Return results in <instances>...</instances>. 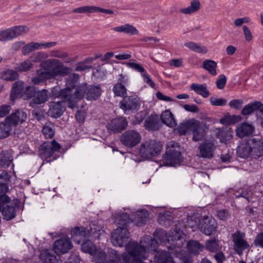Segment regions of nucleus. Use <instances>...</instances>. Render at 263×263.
Wrapping results in <instances>:
<instances>
[{
  "mask_svg": "<svg viewBox=\"0 0 263 263\" xmlns=\"http://www.w3.org/2000/svg\"><path fill=\"white\" fill-rule=\"evenodd\" d=\"M40 66L43 69L36 70V73L45 82L58 76H67L71 72L70 68L65 66L61 61L56 59L44 60L40 63Z\"/></svg>",
  "mask_w": 263,
  "mask_h": 263,
  "instance_id": "nucleus-1",
  "label": "nucleus"
},
{
  "mask_svg": "<svg viewBox=\"0 0 263 263\" xmlns=\"http://www.w3.org/2000/svg\"><path fill=\"white\" fill-rule=\"evenodd\" d=\"M79 79V75L77 73H73L66 79V87L61 89L58 93L54 94V91L58 90V88H53L52 92L55 97L61 98L63 102L68 103L69 108H73L77 105V100L72 95L73 89L76 87L77 83Z\"/></svg>",
  "mask_w": 263,
  "mask_h": 263,
  "instance_id": "nucleus-2",
  "label": "nucleus"
},
{
  "mask_svg": "<svg viewBox=\"0 0 263 263\" xmlns=\"http://www.w3.org/2000/svg\"><path fill=\"white\" fill-rule=\"evenodd\" d=\"M163 148V145L156 140H149L143 142L139 147V155L145 159H149L158 155Z\"/></svg>",
  "mask_w": 263,
  "mask_h": 263,
  "instance_id": "nucleus-3",
  "label": "nucleus"
},
{
  "mask_svg": "<svg viewBox=\"0 0 263 263\" xmlns=\"http://www.w3.org/2000/svg\"><path fill=\"white\" fill-rule=\"evenodd\" d=\"M61 148V145L54 139L45 141L39 147V155L43 160L50 162L51 160H48V159L53 157L54 154L60 151Z\"/></svg>",
  "mask_w": 263,
  "mask_h": 263,
  "instance_id": "nucleus-4",
  "label": "nucleus"
},
{
  "mask_svg": "<svg viewBox=\"0 0 263 263\" xmlns=\"http://www.w3.org/2000/svg\"><path fill=\"white\" fill-rule=\"evenodd\" d=\"M233 250L235 252L241 256L243 252L250 248V245L248 241L245 233L240 231H236L232 235Z\"/></svg>",
  "mask_w": 263,
  "mask_h": 263,
  "instance_id": "nucleus-5",
  "label": "nucleus"
},
{
  "mask_svg": "<svg viewBox=\"0 0 263 263\" xmlns=\"http://www.w3.org/2000/svg\"><path fill=\"white\" fill-rule=\"evenodd\" d=\"M189 224L193 229V231H195V229L198 228L201 232L208 236L211 235L215 232L217 227L215 220L212 218L210 219L207 216L199 219L196 226L192 225L190 222H189Z\"/></svg>",
  "mask_w": 263,
  "mask_h": 263,
  "instance_id": "nucleus-6",
  "label": "nucleus"
},
{
  "mask_svg": "<svg viewBox=\"0 0 263 263\" xmlns=\"http://www.w3.org/2000/svg\"><path fill=\"white\" fill-rule=\"evenodd\" d=\"M141 139V134L134 129H129L124 132L120 138L121 143L127 148L136 146L140 143Z\"/></svg>",
  "mask_w": 263,
  "mask_h": 263,
  "instance_id": "nucleus-7",
  "label": "nucleus"
},
{
  "mask_svg": "<svg viewBox=\"0 0 263 263\" xmlns=\"http://www.w3.org/2000/svg\"><path fill=\"white\" fill-rule=\"evenodd\" d=\"M140 106V99L133 96H126L120 102L119 107L125 114L136 111Z\"/></svg>",
  "mask_w": 263,
  "mask_h": 263,
  "instance_id": "nucleus-8",
  "label": "nucleus"
},
{
  "mask_svg": "<svg viewBox=\"0 0 263 263\" xmlns=\"http://www.w3.org/2000/svg\"><path fill=\"white\" fill-rule=\"evenodd\" d=\"M216 143L215 140H207L200 143L198 147V156L205 159L213 158L217 147Z\"/></svg>",
  "mask_w": 263,
  "mask_h": 263,
  "instance_id": "nucleus-9",
  "label": "nucleus"
},
{
  "mask_svg": "<svg viewBox=\"0 0 263 263\" xmlns=\"http://www.w3.org/2000/svg\"><path fill=\"white\" fill-rule=\"evenodd\" d=\"M128 125V121L124 117L116 118L110 120L106 125L108 133H119L124 130Z\"/></svg>",
  "mask_w": 263,
  "mask_h": 263,
  "instance_id": "nucleus-10",
  "label": "nucleus"
},
{
  "mask_svg": "<svg viewBox=\"0 0 263 263\" xmlns=\"http://www.w3.org/2000/svg\"><path fill=\"white\" fill-rule=\"evenodd\" d=\"M129 237V232L125 228H118L112 234L111 241L114 246L122 247Z\"/></svg>",
  "mask_w": 263,
  "mask_h": 263,
  "instance_id": "nucleus-11",
  "label": "nucleus"
},
{
  "mask_svg": "<svg viewBox=\"0 0 263 263\" xmlns=\"http://www.w3.org/2000/svg\"><path fill=\"white\" fill-rule=\"evenodd\" d=\"M182 162L183 157L179 151L174 148L167 149L165 155V166L176 167L180 165Z\"/></svg>",
  "mask_w": 263,
  "mask_h": 263,
  "instance_id": "nucleus-12",
  "label": "nucleus"
},
{
  "mask_svg": "<svg viewBox=\"0 0 263 263\" xmlns=\"http://www.w3.org/2000/svg\"><path fill=\"white\" fill-rule=\"evenodd\" d=\"M73 247L72 243L68 236H63L56 240L53 245L54 252L57 255L68 252Z\"/></svg>",
  "mask_w": 263,
  "mask_h": 263,
  "instance_id": "nucleus-13",
  "label": "nucleus"
},
{
  "mask_svg": "<svg viewBox=\"0 0 263 263\" xmlns=\"http://www.w3.org/2000/svg\"><path fill=\"white\" fill-rule=\"evenodd\" d=\"M20 201L15 199L12 201L10 204L4 207L2 210V215L4 219L8 221L14 218L16 216L17 211L20 209Z\"/></svg>",
  "mask_w": 263,
  "mask_h": 263,
  "instance_id": "nucleus-14",
  "label": "nucleus"
},
{
  "mask_svg": "<svg viewBox=\"0 0 263 263\" xmlns=\"http://www.w3.org/2000/svg\"><path fill=\"white\" fill-rule=\"evenodd\" d=\"M91 228L89 230H87L83 227H75L72 230V235L76 237H83L84 238L90 237L91 239L95 240L99 238L100 235V230H97L96 228Z\"/></svg>",
  "mask_w": 263,
  "mask_h": 263,
  "instance_id": "nucleus-15",
  "label": "nucleus"
},
{
  "mask_svg": "<svg viewBox=\"0 0 263 263\" xmlns=\"http://www.w3.org/2000/svg\"><path fill=\"white\" fill-rule=\"evenodd\" d=\"M207 126L200 123L199 121L195 120L194 126L192 129L193 133V140L198 142L202 140L206 136Z\"/></svg>",
  "mask_w": 263,
  "mask_h": 263,
  "instance_id": "nucleus-16",
  "label": "nucleus"
},
{
  "mask_svg": "<svg viewBox=\"0 0 263 263\" xmlns=\"http://www.w3.org/2000/svg\"><path fill=\"white\" fill-rule=\"evenodd\" d=\"M164 121L161 116L157 115H151L144 122V127L148 130H157L162 126Z\"/></svg>",
  "mask_w": 263,
  "mask_h": 263,
  "instance_id": "nucleus-17",
  "label": "nucleus"
},
{
  "mask_svg": "<svg viewBox=\"0 0 263 263\" xmlns=\"http://www.w3.org/2000/svg\"><path fill=\"white\" fill-rule=\"evenodd\" d=\"M252 146V158L257 159L263 156V138H253L250 139Z\"/></svg>",
  "mask_w": 263,
  "mask_h": 263,
  "instance_id": "nucleus-18",
  "label": "nucleus"
},
{
  "mask_svg": "<svg viewBox=\"0 0 263 263\" xmlns=\"http://www.w3.org/2000/svg\"><path fill=\"white\" fill-rule=\"evenodd\" d=\"M48 107L47 114L53 118L61 117L65 110V107L62 105V102L60 101H51L48 103Z\"/></svg>",
  "mask_w": 263,
  "mask_h": 263,
  "instance_id": "nucleus-19",
  "label": "nucleus"
},
{
  "mask_svg": "<svg viewBox=\"0 0 263 263\" xmlns=\"http://www.w3.org/2000/svg\"><path fill=\"white\" fill-rule=\"evenodd\" d=\"M26 119L27 115L25 112L17 110L7 117L5 120L13 128L15 127L18 123L24 122Z\"/></svg>",
  "mask_w": 263,
  "mask_h": 263,
  "instance_id": "nucleus-20",
  "label": "nucleus"
},
{
  "mask_svg": "<svg viewBox=\"0 0 263 263\" xmlns=\"http://www.w3.org/2000/svg\"><path fill=\"white\" fill-rule=\"evenodd\" d=\"M73 12L78 13H92L95 12H102L108 14H113L114 11L111 9H104L99 7L95 6H85L75 8L73 10Z\"/></svg>",
  "mask_w": 263,
  "mask_h": 263,
  "instance_id": "nucleus-21",
  "label": "nucleus"
},
{
  "mask_svg": "<svg viewBox=\"0 0 263 263\" xmlns=\"http://www.w3.org/2000/svg\"><path fill=\"white\" fill-rule=\"evenodd\" d=\"M254 130L255 127L252 124L243 122L237 125L235 132L237 136L242 138L252 135Z\"/></svg>",
  "mask_w": 263,
  "mask_h": 263,
  "instance_id": "nucleus-22",
  "label": "nucleus"
},
{
  "mask_svg": "<svg viewBox=\"0 0 263 263\" xmlns=\"http://www.w3.org/2000/svg\"><path fill=\"white\" fill-rule=\"evenodd\" d=\"M118 83L115 84L112 88V91L115 96L124 97L127 93L125 85L127 84L128 79L122 74H121Z\"/></svg>",
  "mask_w": 263,
  "mask_h": 263,
  "instance_id": "nucleus-23",
  "label": "nucleus"
},
{
  "mask_svg": "<svg viewBox=\"0 0 263 263\" xmlns=\"http://www.w3.org/2000/svg\"><path fill=\"white\" fill-rule=\"evenodd\" d=\"M138 242L133 241L129 242L126 246V252L123 253L121 255H120L118 253V252L114 250H111L109 253V256L110 261L116 262V263H127L126 260L124 259V255L127 254L130 256H133V254L129 252L128 251V248L129 246L132 245H137Z\"/></svg>",
  "mask_w": 263,
  "mask_h": 263,
  "instance_id": "nucleus-24",
  "label": "nucleus"
},
{
  "mask_svg": "<svg viewBox=\"0 0 263 263\" xmlns=\"http://www.w3.org/2000/svg\"><path fill=\"white\" fill-rule=\"evenodd\" d=\"M250 142H241L237 147V155L242 158H247L250 156L252 157V146Z\"/></svg>",
  "mask_w": 263,
  "mask_h": 263,
  "instance_id": "nucleus-25",
  "label": "nucleus"
},
{
  "mask_svg": "<svg viewBox=\"0 0 263 263\" xmlns=\"http://www.w3.org/2000/svg\"><path fill=\"white\" fill-rule=\"evenodd\" d=\"M40 258L43 263H61L59 257L49 250H43L40 255Z\"/></svg>",
  "mask_w": 263,
  "mask_h": 263,
  "instance_id": "nucleus-26",
  "label": "nucleus"
},
{
  "mask_svg": "<svg viewBox=\"0 0 263 263\" xmlns=\"http://www.w3.org/2000/svg\"><path fill=\"white\" fill-rule=\"evenodd\" d=\"M216 137L220 140V142L227 144L233 137V132L230 128L222 127V128L216 129Z\"/></svg>",
  "mask_w": 263,
  "mask_h": 263,
  "instance_id": "nucleus-27",
  "label": "nucleus"
},
{
  "mask_svg": "<svg viewBox=\"0 0 263 263\" xmlns=\"http://www.w3.org/2000/svg\"><path fill=\"white\" fill-rule=\"evenodd\" d=\"M102 90L100 85H88L87 88L86 99L88 100H96L101 95Z\"/></svg>",
  "mask_w": 263,
  "mask_h": 263,
  "instance_id": "nucleus-28",
  "label": "nucleus"
},
{
  "mask_svg": "<svg viewBox=\"0 0 263 263\" xmlns=\"http://www.w3.org/2000/svg\"><path fill=\"white\" fill-rule=\"evenodd\" d=\"M258 109L263 110V105L260 102L255 101L245 105L241 110V114L243 116H247Z\"/></svg>",
  "mask_w": 263,
  "mask_h": 263,
  "instance_id": "nucleus-29",
  "label": "nucleus"
},
{
  "mask_svg": "<svg viewBox=\"0 0 263 263\" xmlns=\"http://www.w3.org/2000/svg\"><path fill=\"white\" fill-rule=\"evenodd\" d=\"M112 29L116 32L124 33L130 35H138L139 34V31L136 28L129 24L115 27Z\"/></svg>",
  "mask_w": 263,
  "mask_h": 263,
  "instance_id": "nucleus-30",
  "label": "nucleus"
},
{
  "mask_svg": "<svg viewBox=\"0 0 263 263\" xmlns=\"http://www.w3.org/2000/svg\"><path fill=\"white\" fill-rule=\"evenodd\" d=\"M49 100V91L46 89H43L36 91L34 98H33L32 102L36 105H40L45 103Z\"/></svg>",
  "mask_w": 263,
  "mask_h": 263,
  "instance_id": "nucleus-31",
  "label": "nucleus"
},
{
  "mask_svg": "<svg viewBox=\"0 0 263 263\" xmlns=\"http://www.w3.org/2000/svg\"><path fill=\"white\" fill-rule=\"evenodd\" d=\"M24 88V82L22 81L15 82L12 86L10 96L11 101H14L21 94Z\"/></svg>",
  "mask_w": 263,
  "mask_h": 263,
  "instance_id": "nucleus-32",
  "label": "nucleus"
},
{
  "mask_svg": "<svg viewBox=\"0 0 263 263\" xmlns=\"http://www.w3.org/2000/svg\"><path fill=\"white\" fill-rule=\"evenodd\" d=\"M88 85L86 83L79 84L75 88L76 90L72 95L78 102V100H82L85 97L86 98Z\"/></svg>",
  "mask_w": 263,
  "mask_h": 263,
  "instance_id": "nucleus-33",
  "label": "nucleus"
},
{
  "mask_svg": "<svg viewBox=\"0 0 263 263\" xmlns=\"http://www.w3.org/2000/svg\"><path fill=\"white\" fill-rule=\"evenodd\" d=\"M190 88L197 94L204 98H208L210 95V92L207 89L206 84L193 83L191 84Z\"/></svg>",
  "mask_w": 263,
  "mask_h": 263,
  "instance_id": "nucleus-34",
  "label": "nucleus"
},
{
  "mask_svg": "<svg viewBox=\"0 0 263 263\" xmlns=\"http://www.w3.org/2000/svg\"><path fill=\"white\" fill-rule=\"evenodd\" d=\"M195 119H192L179 124L177 127L178 132L181 135H184L189 132L194 126Z\"/></svg>",
  "mask_w": 263,
  "mask_h": 263,
  "instance_id": "nucleus-35",
  "label": "nucleus"
},
{
  "mask_svg": "<svg viewBox=\"0 0 263 263\" xmlns=\"http://www.w3.org/2000/svg\"><path fill=\"white\" fill-rule=\"evenodd\" d=\"M42 133L47 139H51L55 135V127L53 123L51 121L46 122L43 125Z\"/></svg>",
  "mask_w": 263,
  "mask_h": 263,
  "instance_id": "nucleus-36",
  "label": "nucleus"
},
{
  "mask_svg": "<svg viewBox=\"0 0 263 263\" xmlns=\"http://www.w3.org/2000/svg\"><path fill=\"white\" fill-rule=\"evenodd\" d=\"M204 246L199 242L195 240H190L187 243V249L188 251L194 255H198L203 251Z\"/></svg>",
  "mask_w": 263,
  "mask_h": 263,
  "instance_id": "nucleus-37",
  "label": "nucleus"
},
{
  "mask_svg": "<svg viewBox=\"0 0 263 263\" xmlns=\"http://www.w3.org/2000/svg\"><path fill=\"white\" fill-rule=\"evenodd\" d=\"M148 213L146 210L137 211L135 214L134 221L138 226L145 224L148 218Z\"/></svg>",
  "mask_w": 263,
  "mask_h": 263,
  "instance_id": "nucleus-38",
  "label": "nucleus"
},
{
  "mask_svg": "<svg viewBox=\"0 0 263 263\" xmlns=\"http://www.w3.org/2000/svg\"><path fill=\"white\" fill-rule=\"evenodd\" d=\"M178 242L175 243L173 247H167L168 249V253H165V263H175L173 259L171 254L175 255L176 257H179L180 249H177L176 246L179 245Z\"/></svg>",
  "mask_w": 263,
  "mask_h": 263,
  "instance_id": "nucleus-39",
  "label": "nucleus"
},
{
  "mask_svg": "<svg viewBox=\"0 0 263 263\" xmlns=\"http://www.w3.org/2000/svg\"><path fill=\"white\" fill-rule=\"evenodd\" d=\"M200 8V3L198 0H192L190 5L186 8H181L180 11L184 14H190L195 13Z\"/></svg>",
  "mask_w": 263,
  "mask_h": 263,
  "instance_id": "nucleus-40",
  "label": "nucleus"
},
{
  "mask_svg": "<svg viewBox=\"0 0 263 263\" xmlns=\"http://www.w3.org/2000/svg\"><path fill=\"white\" fill-rule=\"evenodd\" d=\"M131 222L129 215L126 213H122L118 215L115 218V222L118 225V228H125L127 229V224Z\"/></svg>",
  "mask_w": 263,
  "mask_h": 263,
  "instance_id": "nucleus-41",
  "label": "nucleus"
},
{
  "mask_svg": "<svg viewBox=\"0 0 263 263\" xmlns=\"http://www.w3.org/2000/svg\"><path fill=\"white\" fill-rule=\"evenodd\" d=\"M202 67L206 70L211 75L216 76L217 73L216 68L217 63L212 60H205L202 63Z\"/></svg>",
  "mask_w": 263,
  "mask_h": 263,
  "instance_id": "nucleus-42",
  "label": "nucleus"
},
{
  "mask_svg": "<svg viewBox=\"0 0 263 263\" xmlns=\"http://www.w3.org/2000/svg\"><path fill=\"white\" fill-rule=\"evenodd\" d=\"M205 249L210 252H216L221 249V246L218 239L211 238L206 241Z\"/></svg>",
  "mask_w": 263,
  "mask_h": 263,
  "instance_id": "nucleus-43",
  "label": "nucleus"
},
{
  "mask_svg": "<svg viewBox=\"0 0 263 263\" xmlns=\"http://www.w3.org/2000/svg\"><path fill=\"white\" fill-rule=\"evenodd\" d=\"M10 30L12 39H14L28 32L29 28L26 26H15L11 27Z\"/></svg>",
  "mask_w": 263,
  "mask_h": 263,
  "instance_id": "nucleus-44",
  "label": "nucleus"
},
{
  "mask_svg": "<svg viewBox=\"0 0 263 263\" xmlns=\"http://www.w3.org/2000/svg\"><path fill=\"white\" fill-rule=\"evenodd\" d=\"M13 160L11 155L6 152H2L0 154V165L4 168L8 167Z\"/></svg>",
  "mask_w": 263,
  "mask_h": 263,
  "instance_id": "nucleus-45",
  "label": "nucleus"
},
{
  "mask_svg": "<svg viewBox=\"0 0 263 263\" xmlns=\"http://www.w3.org/2000/svg\"><path fill=\"white\" fill-rule=\"evenodd\" d=\"M81 249L84 252L88 253L91 255L96 253V247L89 240H87L82 243Z\"/></svg>",
  "mask_w": 263,
  "mask_h": 263,
  "instance_id": "nucleus-46",
  "label": "nucleus"
},
{
  "mask_svg": "<svg viewBox=\"0 0 263 263\" xmlns=\"http://www.w3.org/2000/svg\"><path fill=\"white\" fill-rule=\"evenodd\" d=\"M1 78L6 81H12L18 78V74L13 70L8 69L1 73Z\"/></svg>",
  "mask_w": 263,
  "mask_h": 263,
  "instance_id": "nucleus-47",
  "label": "nucleus"
},
{
  "mask_svg": "<svg viewBox=\"0 0 263 263\" xmlns=\"http://www.w3.org/2000/svg\"><path fill=\"white\" fill-rule=\"evenodd\" d=\"M12 127L8 123L6 120L0 123V138H5L9 136Z\"/></svg>",
  "mask_w": 263,
  "mask_h": 263,
  "instance_id": "nucleus-48",
  "label": "nucleus"
},
{
  "mask_svg": "<svg viewBox=\"0 0 263 263\" xmlns=\"http://www.w3.org/2000/svg\"><path fill=\"white\" fill-rule=\"evenodd\" d=\"M184 46L190 49L201 53H206L207 49L205 47L200 46L194 42H187L185 43Z\"/></svg>",
  "mask_w": 263,
  "mask_h": 263,
  "instance_id": "nucleus-49",
  "label": "nucleus"
},
{
  "mask_svg": "<svg viewBox=\"0 0 263 263\" xmlns=\"http://www.w3.org/2000/svg\"><path fill=\"white\" fill-rule=\"evenodd\" d=\"M177 123L173 114L169 110H165V125L174 128L177 126Z\"/></svg>",
  "mask_w": 263,
  "mask_h": 263,
  "instance_id": "nucleus-50",
  "label": "nucleus"
},
{
  "mask_svg": "<svg viewBox=\"0 0 263 263\" xmlns=\"http://www.w3.org/2000/svg\"><path fill=\"white\" fill-rule=\"evenodd\" d=\"M32 67V63L29 60H26L18 64L15 67V70L20 72H24L30 70Z\"/></svg>",
  "mask_w": 263,
  "mask_h": 263,
  "instance_id": "nucleus-51",
  "label": "nucleus"
},
{
  "mask_svg": "<svg viewBox=\"0 0 263 263\" xmlns=\"http://www.w3.org/2000/svg\"><path fill=\"white\" fill-rule=\"evenodd\" d=\"M210 102L213 106H223L226 105L227 100L224 98L212 96L210 99Z\"/></svg>",
  "mask_w": 263,
  "mask_h": 263,
  "instance_id": "nucleus-52",
  "label": "nucleus"
},
{
  "mask_svg": "<svg viewBox=\"0 0 263 263\" xmlns=\"http://www.w3.org/2000/svg\"><path fill=\"white\" fill-rule=\"evenodd\" d=\"M33 49L37 50L40 49L42 48H49L52 47L54 46L57 43L54 42H48V43H35V42H31Z\"/></svg>",
  "mask_w": 263,
  "mask_h": 263,
  "instance_id": "nucleus-53",
  "label": "nucleus"
},
{
  "mask_svg": "<svg viewBox=\"0 0 263 263\" xmlns=\"http://www.w3.org/2000/svg\"><path fill=\"white\" fill-rule=\"evenodd\" d=\"M12 36L11 35V32L10 28H8L4 30H0V41L5 42L7 41L12 40Z\"/></svg>",
  "mask_w": 263,
  "mask_h": 263,
  "instance_id": "nucleus-54",
  "label": "nucleus"
},
{
  "mask_svg": "<svg viewBox=\"0 0 263 263\" xmlns=\"http://www.w3.org/2000/svg\"><path fill=\"white\" fill-rule=\"evenodd\" d=\"M48 57V54L43 52H39L33 54L30 57L31 60L34 63H38L40 62H42L41 61L46 59Z\"/></svg>",
  "mask_w": 263,
  "mask_h": 263,
  "instance_id": "nucleus-55",
  "label": "nucleus"
},
{
  "mask_svg": "<svg viewBox=\"0 0 263 263\" xmlns=\"http://www.w3.org/2000/svg\"><path fill=\"white\" fill-rule=\"evenodd\" d=\"M96 253L95 254H92V256L95 257L97 263H102L106 260V255L105 252L96 249Z\"/></svg>",
  "mask_w": 263,
  "mask_h": 263,
  "instance_id": "nucleus-56",
  "label": "nucleus"
},
{
  "mask_svg": "<svg viewBox=\"0 0 263 263\" xmlns=\"http://www.w3.org/2000/svg\"><path fill=\"white\" fill-rule=\"evenodd\" d=\"M236 117L234 115H227L220 119L219 122L223 125L233 124L234 123Z\"/></svg>",
  "mask_w": 263,
  "mask_h": 263,
  "instance_id": "nucleus-57",
  "label": "nucleus"
},
{
  "mask_svg": "<svg viewBox=\"0 0 263 263\" xmlns=\"http://www.w3.org/2000/svg\"><path fill=\"white\" fill-rule=\"evenodd\" d=\"M245 39L247 42H251L253 39V35L250 29L246 25L242 26Z\"/></svg>",
  "mask_w": 263,
  "mask_h": 263,
  "instance_id": "nucleus-58",
  "label": "nucleus"
},
{
  "mask_svg": "<svg viewBox=\"0 0 263 263\" xmlns=\"http://www.w3.org/2000/svg\"><path fill=\"white\" fill-rule=\"evenodd\" d=\"M36 92V88L34 86H27L24 91V95L27 99L34 97Z\"/></svg>",
  "mask_w": 263,
  "mask_h": 263,
  "instance_id": "nucleus-59",
  "label": "nucleus"
},
{
  "mask_svg": "<svg viewBox=\"0 0 263 263\" xmlns=\"http://www.w3.org/2000/svg\"><path fill=\"white\" fill-rule=\"evenodd\" d=\"M243 104V101L240 99H234L229 102V106L231 108L238 110L241 108Z\"/></svg>",
  "mask_w": 263,
  "mask_h": 263,
  "instance_id": "nucleus-60",
  "label": "nucleus"
},
{
  "mask_svg": "<svg viewBox=\"0 0 263 263\" xmlns=\"http://www.w3.org/2000/svg\"><path fill=\"white\" fill-rule=\"evenodd\" d=\"M126 65L128 67L132 68L138 72H140L141 74L145 72L144 68L139 64L134 62H128L126 63Z\"/></svg>",
  "mask_w": 263,
  "mask_h": 263,
  "instance_id": "nucleus-61",
  "label": "nucleus"
},
{
  "mask_svg": "<svg viewBox=\"0 0 263 263\" xmlns=\"http://www.w3.org/2000/svg\"><path fill=\"white\" fill-rule=\"evenodd\" d=\"M181 238V233L180 231H175V234L172 235L165 234V238L168 241H179Z\"/></svg>",
  "mask_w": 263,
  "mask_h": 263,
  "instance_id": "nucleus-62",
  "label": "nucleus"
},
{
  "mask_svg": "<svg viewBox=\"0 0 263 263\" xmlns=\"http://www.w3.org/2000/svg\"><path fill=\"white\" fill-rule=\"evenodd\" d=\"M227 78L224 74H221L219 76L216 81V85L218 89H222L226 84Z\"/></svg>",
  "mask_w": 263,
  "mask_h": 263,
  "instance_id": "nucleus-63",
  "label": "nucleus"
},
{
  "mask_svg": "<svg viewBox=\"0 0 263 263\" xmlns=\"http://www.w3.org/2000/svg\"><path fill=\"white\" fill-rule=\"evenodd\" d=\"M254 243L255 246L259 247L263 249V233L261 232L257 235Z\"/></svg>",
  "mask_w": 263,
  "mask_h": 263,
  "instance_id": "nucleus-64",
  "label": "nucleus"
}]
</instances>
